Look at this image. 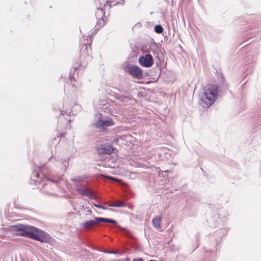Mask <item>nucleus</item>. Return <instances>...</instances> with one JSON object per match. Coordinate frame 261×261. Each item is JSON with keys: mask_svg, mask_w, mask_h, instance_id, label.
<instances>
[{"mask_svg": "<svg viewBox=\"0 0 261 261\" xmlns=\"http://www.w3.org/2000/svg\"><path fill=\"white\" fill-rule=\"evenodd\" d=\"M9 229L15 235L24 237L42 243H49L52 239L49 234L34 226L19 224L11 225Z\"/></svg>", "mask_w": 261, "mask_h": 261, "instance_id": "nucleus-1", "label": "nucleus"}, {"mask_svg": "<svg viewBox=\"0 0 261 261\" xmlns=\"http://www.w3.org/2000/svg\"><path fill=\"white\" fill-rule=\"evenodd\" d=\"M31 180L38 189H40L41 192L51 195L55 194L54 191L57 188L56 181L44 176L42 173L40 172L39 167L35 169L32 172Z\"/></svg>", "mask_w": 261, "mask_h": 261, "instance_id": "nucleus-2", "label": "nucleus"}, {"mask_svg": "<svg viewBox=\"0 0 261 261\" xmlns=\"http://www.w3.org/2000/svg\"><path fill=\"white\" fill-rule=\"evenodd\" d=\"M217 95V87L215 85H208L202 89L199 95L200 105L204 108H208L215 101Z\"/></svg>", "mask_w": 261, "mask_h": 261, "instance_id": "nucleus-3", "label": "nucleus"}, {"mask_svg": "<svg viewBox=\"0 0 261 261\" xmlns=\"http://www.w3.org/2000/svg\"><path fill=\"white\" fill-rule=\"evenodd\" d=\"M91 43L88 40L87 42H85L81 46V56L80 57V61L81 62L80 66L85 67L87 66L88 62L91 60Z\"/></svg>", "mask_w": 261, "mask_h": 261, "instance_id": "nucleus-4", "label": "nucleus"}, {"mask_svg": "<svg viewBox=\"0 0 261 261\" xmlns=\"http://www.w3.org/2000/svg\"><path fill=\"white\" fill-rule=\"evenodd\" d=\"M139 65L143 67L149 68L153 64V58L151 55L146 54L139 57L138 59Z\"/></svg>", "mask_w": 261, "mask_h": 261, "instance_id": "nucleus-5", "label": "nucleus"}, {"mask_svg": "<svg viewBox=\"0 0 261 261\" xmlns=\"http://www.w3.org/2000/svg\"><path fill=\"white\" fill-rule=\"evenodd\" d=\"M128 72L134 77L141 80L143 78L142 69L138 66L131 65L128 68Z\"/></svg>", "mask_w": 261, "mask_h": 261, "instance_id": "nucleus-6", "label": "nucleus"}, {"mask_svg": "<svg viewBox=\"0 0 261 261\" xmlns=\"http://www.w3.org/2000/svg\"><path fill=\"white\" fill-rule=\"evenodd\" d=\"M114 124V122L113 120L111 118H108L107 120H97L94 124V126L96 128L104 129L107 127L113 126Z\"/></svg>", "mask_w": 261, "mask_h": 261, "instance_id": "nucleus-7", "label": "nucleus"}, {"mask_svg": "<svg viewBox=\"0 0 261 261\" xmlns=\"http://www.w3.org/2000/svg\"><path fill=\"white\" fill-rule=\"evenodd\" d=\"M54 160L56 161L55 164L58 166L60 168L63 169L64 171H65L68 167L69 166V160L68 158L63 160L62 159H58L55 157Z\"/></svg>", "mask_w": 261, "mask_h": 261, "instance_id": "nucleus-8", "label": "nucleus"}, {"mask_svg": "<svg viewBox=\"0 0 261 261\" xmlns=\"http://www.w3.org/2000/svg\"><path fill=\"white\" fill-rule=\"evenodd\" d=\"M81 226L86 230L93 229L96 225L95 219L93 218L92 220L85 221L81 223Z\"/></svg>", "mask_w": 261, "mask_h": 261, "instance_id": "nucleus-9", "label": "nucleus"}, {"mask_svg": "<svg viewBox=\"0 0 261 261\" xmlns=\"http://www.w3.org/2000/svg\"><path fill=\"white\" fill-rule=\"evenodd\" d=\"M92 217L95 219L96 225H97L100 222H106L113 224L117 223L116 221L112 219L102 217H96L93 216H92Z\"/></svg>", "mask_w": 261, "mask_h": 261, "instance_id": "nucleus-10", "label": "nucleus"}, {"mask_svg": "<svg viewBox=\"0 0 261 261\" xmlns=\"http://www.w3.org/2000/svg\"><path fill=\"white\" fill-rule=\"evenodd\" d=\"M87 190H88V188H87L85 189H84L83 188L80 187V188H77L76 189V191H77V192L80 193L82 195H86V196H88L89 198H90V199L95 198V196L94 195L93 193L91 192L87 191Z\"/></svg>", "mask_w": 261, "mask_h": 261, "instance_id": "nucleus-11", "label": "nucleus"}, {"mask_svg": "<svg viewBox=\"0 0 261 261\" xmlns=\"http://www.w3.org/2000/svg\"><path fill=\"white\" fill-rule=\"evenodd\" d=\"M162 221V217L161 216H158L155 217L152 221V225L153 227L156 229L160 228L161 226V223Z\"/></svg>", "mask_w": 261, "mask_h": 261, "instance_id": "nucleus-12", "label": "nucleus"}, {"mask_svg": "<svg viewBox=\"0 0 261 261\" xmlns=\"http://www.w3.org/2000/svg\"><path fill=\"white\" fill-rule=\"evenodd\" d=\"M108 206L111 207H123L126 206V204L123 201H118L116 202H110Z\"/></svg>", "mask_w": 261, "mask_h": 261, "instance_id": "nucleus-13", "label": "nucleus"}, {"mask_svg": "<svg viewBox=\"0 0 261 261\" xmlns=\"http://www.w3.org/2000/svg\"><path fill=\"white\" fill-rule=\"evenodd\" d=\"M104 152L107 154H111L113 152L114 148L111 145H106L103 147Z\"/></svg>", "mask_w": 261, "mask_h": 261, "instance_id": "nucleus-14", "label": "nucleus"}, {"mask_svg": "<svg viewBox=\"0 0 261 261\" xmlns=\"http://www.w3.org/2000/svg\"><path fill=\"white\" fill-rule=\"evenodd\" d=\"M154 31L158 34H161L163 32L164 29L161 24H156L154 27Z\"/></svg>", "mask_w": 261, "mask_h": 261, "instance_id": "nucleus-15", "label": "nucleus"}, {"mask_svg": "<svg viewBox=\"0 0 261 261\" xmlns=\"http://www.w3.org/2000/svg\"><path fill=\"white\" fill-rule=\"evenodd\" d=\"M105 14V12L102 8H99L97 9V11L95 13V15L96 17H101Z\"/></svg>", "mask_w": 261, "mask_h": 261, "instance_id": "nucleus-16", "label": "nucleus"}, {"mask_svg": "<svg viewBox=\"0 0 261 261\" xmlns=\"http://www.w3.org/2000/svg\"><path fill=\"white\" fill-rule=\"evenodd\" d=\"M109 3H110V6L111 7L112 5L113 6H116V5H117L118 4H120L121 5H123L124 4V0H120V2H117L116 3H114L113 4V1H110V2H108Z\"/></svg>", "mask_w": 261, "mask_h": 261, "instance_id": "nucleus-17", "label": "nucleus"}, {"mask_svg": "<svg viewBox=\"0 0 261 261\" xmlns=\"http://www.w3.org/2000/svg\"><path fill=\"white\" fill-rule=\"evenodd\" d=\"M86 177H83L82 176H77L71 179V180L73 182H81L83 181V180Z\"/></svg>", "mask_w": 261, "mask_h": 261, "instance_id": "nucleus-18", "label": "nucleus"}, {"mask_svg": "<svg viewBox=\"0 0 261 261\" xmlns=\"http://www.w3.org/2000/svg\"><path fill=\"white\" fill-rule=\"evenodd\" d=\"M91 213H92V211L91 210L89 209L86 211V212L85 213V215L86 216L91 215Z\"/></svg>", "mask_w": 261, "mask_h": 261, "instance_id": "nucleus-19", "label": "nucleus"}, {"mask_svg": "<svg viewBox=\"0 0 261 261\" xmlns=\"http://www.w3.org/2000/svg\"><path fill=\"white\" fill-rule=\"evenodd\" d=\"M132 261H143V258H135Z\"/></svg>", "mask_w": 261, "mask_h": 261, "instance_id": "nucleus-20", "label": "nucleus"}, {"mask_svg": "<svg viewBox=\"0 0 261 261\" xmlns=\"http://www.w3.org/2000/svg\"><path fill=\"white\" fill-rule=\"evenodd\" d=\"M93 204L97 208H100L101 207V204H100L94 203Z\"/></svg>", "mask_w": 261, "mask_h": 261, "instance_id": "nucleus-21", "label": "nucleus"}, {"mask_svg": "<svg viewBox=\"0 0 261 261\" xmlns=\"http://www.w3.org/2000/svg\"><path fill=\"white\" fill-rule=\"evenodd\" d=\"M103 252L105 253H113V251H108V250H104V251H103Z\"/></svg>", "mask_w": 261, "mask_h": 261, "instance_id": "nucleus-22", "label": "nucleus"}, {"mask_svg": "<svg viewBox=\"0 0 261 261\" xmlns=\"http://www.w3.org/2000/svg\"><path fill=\"white\" fill-rule=\"evenodd\" d=\"M100 208H102L103 210H106L107 209L106 207H105V206H103L102 205H101V207H100Z\"/></svg>", "mask_w": 261, "mask_h": 261, "instance_id": "nucleus-23", "label": "nucleus"}, {"mask_svg": "<svg viewBox=\"0 0 261 261\" xmlns=\"http://www.w3.org/2000/svg\"><path fill=\"white\" fill-rule=\"evenodd\" d=\"M65 113H67L66 111H61V114L64 115Z\"/></svg>", "mask_w": 261, "mask_h": 261, "instance_id": "nucleus-24", "label": "nucleus"}, {"mask_svg": "<svg viewBox=\"0 0 261 261\" xmlns=\"http://www.w3.org/2000/svg\"><path fill=\"white\" fill-rule=\"evenodd\" d=\"M148 261H157V260L151 259V260H148Z\"/></svg>", "mask_w": 261, "mask_h": 261, "instance_id": "nucleus-25", "label": "nucleus"}]
</instances>
